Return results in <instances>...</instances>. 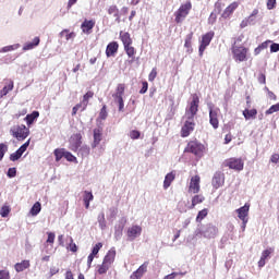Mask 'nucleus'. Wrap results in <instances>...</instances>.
Segmentation results:
<instances>
[{
  "mask_svg": "<svg viewBox=\"0 0 279 279\" xmlns=\"http://www.w3.org/2000/svg\"><path fill=\"white\" fill-rule=\"evenodd\" d=\"M94 198L95 196H93V192H88V191L84 192L83 202L85 204L86 209L90 208V202H93Z\"/></svg>",
  "mask_w": 279,
  "mask_h": 279,
  "instance_id": "31",
  "label": "nucleus"
},
{
  "mask_svg": "<svg viewBox=\"0 0 279 279\" xmlns=\"http://www.w3.org/2000/svg\"><path fill=\"white\" fill-rule=\"evenodd\" d=\"M156 77H158V69L153 68L150 73L148 74V81L154 82V80H156Z\"/></svg>",
  "mask_w": 279,
  "mask_h": 279,
  "instance_id": "46",
  "label": "nucleus"
},
{
  "mask_svg": "<svg viewBox=\"0 0 279 279\" xmlns=\"http://www.w3.org/2000/svg\"><path fill=\"white\" fill-rule=\"evenodd\" d=\"M64 158L68 160V162H77V157L71 154V151L65 150Z\"/></svg>",
  "mask_w": 279,
  "mask_h": 279,
  "instance_id": "44",
  "label": "nucleus"
},
{
  "mask_svg": "<svg viewBox=\"0 0 279 279\" xmlns=\"http://www.w3.org/2000/svg\"><path fill=\"white\" fill-rule=\"evenodd\" d=\"M114 258H117V251L110 250L104 257L102 263H105L106 265H109V267H111L112 263H114Z\"/></svg>",
  "mask_w": 279,
  "mask_h": 279,
  "instance_id": "23",
  "label": "nucleus"
},
{
  "mask_svg": "<svg viewBox=\"0 0 279 279\" xmlns=\"http://www.w3.org/2000/svg\"><path fill=\"white\" fill-rule=\"evenodd\" d=\"M123 95H125V84L120 83L117 85L116 92L112 94L114 104H118L119 106V112H123V108H125Z\"/></svg>",
  "mask_w": 279,
  "mask_h": 279,
  "instance_id": "6",
  "label": "nucleus"
},
{
  "mask_svg": "<svg viewBox=\"0 0 279 279\" xmlns=\"http://www.w3.org/2000/svg\"><path fill=\"white\" fill-rule=\"evenodd\" d=\"M274 112H279V102L267 109L265 114H274Z\"/></svg>",
  "mask_w": 279,
  "mask_h": 279,
  "instance_id": "47",
  "label": "nucleus"
},
{
  "mask_svg": "<svg viewBox=\"0 0 279 279\" xmlns=\"http://www.w3.org/2000/svg\"><path fill=\"white\" fill-rule=\"evenodd\" d=\"M256 114H258V110L256 109H245L243 111V117L246 121H250V119H256Z\"/></svg>",
  "mask_w": 279,
  "mask_h": 279,
  "instance_id": "33",
  "label": "nucleus"
},
{
  "mask_svg": "<svg viewBox=\"0 0 279 279\" xmlns=\"http://www.w3.org/2000/svg\"><path fill=\"white\" fill-rule=\"evenodd\" d=\"M214 38H215V33L213 31L202 35V39L199 41V47H198V53L201 58L202 56H204V52L206 51L210 43H213Z\"/></svg>",
  "mask_w": 279,
  "mask_h": 279,
  "instance_id": "7",
  "label": "nucleus"
},
{
  "mask_svg": "<svg viewBox=\"0 0 279 279\" xmlns=\"http://www.w3.org/2000/svg\"><path fill=\"white\" fill-rule=\"evenodd\" d=\"M29 266H31L29 260L24 259L21 263H16L14 265V269L15 271H17V274H21V271H25V269H29Z\"/></svg>",
  "mask_w": 279,
  "mask_h": 279,
  "instance_id": "27",
  "label": "nucleus"
},
{
  "mask_svg": "<svg viewBox=\"0 0 279 279\" xmlns=\"http://www.w3.org/2000/svg\"><path fill=\"white\" fill-rule=\"evenodd\" d=\"M102 136H104L102 128L98 126L94 129V142L92 143L93 149H95V147H97L99 143H101Z\"/></svg>",
  "mask_w": 279,
  "mask_h": 279,
  "instance_id": "18",
  "label": "nucleus"
},
{
  "mask_svg": "<svg viewBox=\"0 0 279 279\" xmlns=\"http://www.w3.org/2000/svg\"><path fill=\"white\" fill-rule=\"evenodd\" d=\"M206 199L204 195L202 194H196L192 197V204L190 206V209L193 210L197 206V204H203V202Z\"/></svg>",
  "mask_w": 279,
  "mask_h": 279,
  "instance_id": "30",
  "label": "nucleus"
},
{
  "mask_svg": "<svg viewBox=\"0 0 279 279\" xmlns=\"http://www.w3.org/2000/svg\"><path fill=\"white\" fill-rule=\"evenodd\" d=\"M191 10H193V4L191 3V1H187L184 4H181L180 8L174 12L175 23L178 24L182 23L184 19L189 16Z\"/></svg>",
  "mask_w": 279,
  "mask_h": 279,
  "instance_id": "5",
  "label": "nucleus"
},
{
  "mask_svg": "<svg viewBox=\"0 0 279 279\" xmlns=\"http://www.w3.org/2000/svg\"><path fill=\"white\" fill-rule=\"evenodd\" d=\"M108 269H110V266L108 264H106L105 262H102V264L98 266V274L100 276H102V274L108 272Z\"/></svg>",
  "mask_w": 279,
  "mask_h": 279,
  "instance_id": "43",
  "label": "nucleus"
},
{
  "mask_svg": "<svg viewBox=\"0 0 279 279\" xmlns=\"http://www.w3.org/2000/svg\"><path fill=\"white\" fill-rule=\"evenodd\" d=\"M143 233V228L138 225L132 226L126 231V236L129 241H134L135 239H138L141 234Z\"/></svg>",
  "mask_w": 279,
  "mask_h": 279,
  "instance_id": "14",
  "label": "nucleus"
},
{
  "mask_svg": "<svg viewBox=\"0 0 279 279\" xmlns=\"http://www.w3.org/2000/svg\"><path fill=\"white\" fill-rule=\"evenodd\" d=\"M279 51V44L270 45V53H278Z\"/></svg>",
  "mask_w": 279,
  "mask_h": 279,
  "instance_id": "63",
  "label": "nucleus"
},
{
  "mask_svg": "<svg viewBox=\"0 0 279 279\" xmlns=\"http://www.w3.org/2000/svg\"><path fill=\"white\" fill-rule=\"evenodd\" d=\"M265 90L267 92L268 99L271 101H276L278 99V96H276L274 92L269 90L267 87H265Z\"/></svg>",
  "mask_w": 279,
  "mask_h": 279,
  "instance_id": "56",
  "label": "nucleus"
},
{
  "mask_svg": "<svg viewBox=\"0 0 279 279\" xmlns=\"http://www.w3.org/2000/svg\"><path fill=\"white\" fill-rule=\"evenodd\" d=\"M148 89H149V84L147 83V81L142 82V88L140 90V95H145V93H147Z\"/></svg>",
  "mask_w": 279,
  "mask_h": 279,
  "instance_id": "54",
  "label": "nucleus"
},
{
  "mask_svg": "<svg viewBox=\"0 0 279 279\" xmlns=\"http://www.w3.org/2000/svg\"><path fill=\"white\" fill-rule=\"evenodd\" d=\"M107 12L110 16L116 17V23H121V15L119 14V7H117V4L110 5Z\"/></svg>",
  "mask_w": 279,
  "mask_h": 279,
  "instance_id": "22",
  "label": "nucleus"
},
{
  "mask_svg": "<svg viewBox=\"0 0 279 279\" xmlns=\"http://www.w3.org/2000/svg\"><path fill=\"white\" fill-rule=\"evenodd\" d=\"M64 279H75V278L73 277V271H71V269H68V270L65 271V277H64Z\"/></svg>",
  "mask_w": 279,
  "mask_h": 279,
  "instance_id": "64",
  "label": "nucleus"
},
{
  "mask_svg": "<svg viewBox=\"0 0 279 279\" xmlns=\"http://www.w3.org/2000/svg\"><path fill=\"white\" fill-rule=\"evenodd\" d=\"M193 132H195V120L186 119V121L181 128V137L189 138V136H191Z\"/></svg>",
  "mask_w": 279,
  "mask_h": 279,
  "instance_id": "9",
  "label": "nucleus"
},
{
  "mask_svg": "<svg viewBox=\"0 0 279 279\" xmlns=\"http://www.w3.org/2000/svg\"><path fill=\"white\" fill-rule=\"evenodd\" d=\"M93 97H95V93L94 92H87L84 96H83V109L82 112H84V110H86V108H88V101L89 99H93Z\"/></svg>",
  "mask_w": 279,
  "mask_h": 279,
  "instance_id": "32",
  "label": "nucleus"
},
{
  "mask_svg": "<svg viewBox=\"0 0 279 279\" xmlns=\"http://www.w3.org/2000/svg\"><path fill=\"white\" fill-rule=\"evenodd\" d=\"M40 210H43V206L40 205V202H36L31 208L29 214L32 215V217H36L40 213Z\"/></svg>",
  "mask_w": 279,
  "mask_h": 279,
  "instance_id": "36",
  "label": "nucleus"
},
{
  "mask_svg": "<svg viewBox=\"0 0 279 279\" xmlns=\"http://www.w3.org/2000/svg\"><path fill=\"white\" fill-rule=\"evenodd\" d=\"M99 119H101V121H106V119H108V107L106 105L100 109Z\"/></svg>",
  "mask_w": 279,
  "mask_h": 279,
  "instance_id": "42",
  "label": "nucleus"
},
{
  "mask_svg": "<svg viewBox=\"0 0 279 279\" xmlns=\"http://www.w3.org/2000/svg\"><path fill=\"white\" fill-rule=\"evenodd\" d=\"M19 47H21L20 44H14L11 46H5L0 50V53H8V51H16V49H19Z\"/></svg>",
  "mask_w": 279,
  "mask_h": 279,
  "instance_id": "41",
  "label": "nucleus"
},
{
  "mask_svg": "<svg viewBox=\"0 0 279 279\" xmlns=\"http://www.w3.org/2000/svg\"><path fill=\"white\" fill-rule=\"evenodd\" d=\"M77 151L78 156H81L82 158H88V156H90V146L83 145Z\"/></svg>",
  "mask_w": 279,
  "mask_h": 279,
  "instance_id": "34",
  "label": "nucleus"
},
{
  "mask_svg": "<svg viewBox=\"0 0 279 279\" xmlns=\"http://www.w3.org/2000/svg\"><path fill=\"white\" fill-rule=\"evenodd\" d=\"M81 147H82V133L73 134L70 137L69 149H71V151L77 153Z\"/></svg>",
  "mask_w": 279,
  "mask_h": 279,
  "instance_id": "10",
  "label": "nucleus"
},
{
  "mask_svg": "<svg viewBox=\"0 0 279 279\" xmlns=\"http://www.w3.org/2000/svg\"><path fill=\"white\" fill-rule=\"evenodd\" d=\"M124 51L128 58L131 59V63L134 62V60H136V48H134L132 45L124 46Z\"/></svg>",
  "mask_w": 279,
  "mask_h": 279,
  "instance_id": "25",
  "label": "nucleus"
},
{
  "mask_svg": "<svg viewBox=\"0 0 279 279\" xmlns=\"http://www.w3.org/2000/svg\"><path fill=\"white\" fill-rule=\"evenodd\" d=\"M270 162H272L274 165H278V162H279V154L278 153H275L271 155Z\"/></svg>",
  "mask_w": 279,
  "mask_h": 279,
  "instance_id": "58",
  "label": "nucleus"
},
{
  "mask_svg": "<svg viewBox=\"0 0 279 279\" xmlns=\"http://www.w3.org/2000/svg\"><path fill=\"white\" fill-rule=\"evenodd\" d=\"M0 215L1 217H8V215H10V206H2L0 209Z\"/></svg>",
  "mask_w": 279,
  "mask_h": 279,
  "instance_id": "55",
  "label": "nucleus"
},
{
  "mask_svg": "<svg viewBox=\"0 0 279 279\" xmlns=\"http://www.w3.org/2000/svg\"><path fill=\"white\" fill-rule=\"evenodd\" d=\"M7 175L8 178H16V168H9Z\"/></svg>",
  "mask_w": 279,
  "mask_h": 279,
  "instance_id": "59",
  "label": "nucleus"
},
{
  "mask_svg": "<svg viewBox=\"0 0 279 279\" xmlns=\"http://www.w3.org/2000/svg\"><path fill=\"white\" fill-rule=\"evenodd\" d=\"M149 267V262H144L135 271L132 272L130 279H141L145 274H147V268Z\"/></svg>",
  "mask_w": 279,
  "mask_h": 279,
  "instance_id": "15",
  "label": "nucleus"
},
{
  "mask_svg": "<svg viewBox=\"0 0 279 279\" xmlns=\"http://www.w3.org/2000/svg\"><path fill=\"white\" fill-rule=\"evenodd\" d=\"M269 45H271V40H266V41L262 43L258 47L262 51H264V49H267L269 47Z\"/></svg>",
  "mask_w": 279,
  "mask_h": 279,
  "instance_id": "62",
  "label": "nucleus"
},
{
  "mask_svg": "<svg viewBox=\"0 0 279 279\" xmlns=\"http://www.w3.org/2000/svg\"><path fill=\"white\" fill-rule=\"evenodd\" d=\"M211 184L214 189H221V186L226 184V174H223V172H216L214 174Z\"/></svg>",
  "mask_w": 279,
  "mask_h": 279,
  "instance_id": "16",
  "label": "nucleus"
},
{
  "mask_svg": "<svg viewBox=\"0 0 279 279\" xmlns=\"http://www.w3.org/2000/svg\"><path fill=\"white\" fill-rule=\"evenodd\" d=\"M201 182H202V178L198 174L192 177L190 180L189 193H193L194 195H197V193H199L201 191V185H199Z\"/></svg>",
  "mask_w": 279,
  "mask_h": 279,
  "instance_id": "12",
  "label": "nucleus"
},
{
  "mask_svg": "<svg viewBox=\"0 0 279 279\" xmlns=\"http://www.w3.org/2000/svg\"><path fill=\"white\" fill-rule=\"evenodd\" d=\"M61 36H65V40H71V38H75V33H69V29H63Z\"/></svg>",
  "mask_w": 279,
  "mask_h": 279,
  "instance_id": "45",
  "label": "nucleus"
},
{
  "mask_svg": "<svg viewBox=\"0 0 279 279\" xmlns=\"http://www.w3.org/2000/svg\"><path fill=\"white\" fill-rule=\"evenodd\" d=\"M206 217H208V208H204V209L199 210L196 216L197 223H202V221H204V219H206Z\"/></svg>",
  "mask_w": 279,
  "mask_h": 279,
  "instance_id": "38",
  "label": "nucleus"
},
{
  "mask_svg": "<svg viewBox=\"0 0 279 279\" xmlns=\"http://www.w3.org/2000/svg\"><path fill=\"white\" fill-rule=\"evenodd\" d=\"M119 53V43L111 41L107 45L106 56L107 58H114Z\"/></svg>",
  "mask_w": 279,
  "mask_h": 279,
  "instance_id": "17",
  "label": "nucleus"
},
{
  "mask_svg": "<svg viewBox=\"0 0 279 279\" xmlns=\"http://www.w3.org/2000/svg\"><path fill=\"white\" fill-rule=\"evenodd\" d=\"M235 213L238 214V217L241 221L247 223L250 221V218H247L250 217V203H245V205L238 208Z\"/></svg>",
  "mask_w": 279,
  "mask_h": 279,
  "instance_id": "13",
  "label": "nucleus"
},
{
  "mask_svg": "<svg viewBox=\"0 0 279 279\" xmlns=\"http://www.w3.org/2000/svg\"><path fill=\"white\" fill-rule=\"evenodd\" d=\"M219 108L209 107V123L214 130L219 129Z\"/></svg>",
  "mask_w": 279,
  "mask_h": 279,
  "instance_id": "11",
  "label": "nucleus"
},
{
  "mask_svg": "<svg viewBox=\"0 0 279 279\" xmlns=\"http://www.w3.org/2000/svg\"><path fill=\"white\" fill-rule=\"evenodd\" d=\"M38 117H40V112L38 111H33L32 113L27 114L24 118V121H26V124L28 125H33L34 121H36V119H38Z\"/></svg>",
  "mask_w": 279,
  "mask_h": 279,
  "instance_id": "29",
  "label": "nucleus"
},
{
  "mask_svg": "<svg viewBox=\"0 0 279 279\" xmlns=\"http://www.w3.org/2000/svg\"><path fill=\"white\" fill-rule=\"evenodd\" d=\"M236 8H239V2H232L225 9V11L221 14V17L230 19V16H232V14L234 13V10H236Z\"/></svg>",
  "mask_w": 279,
  "mask_h": 279,
  "instance_id": "19",
  "label": "nucleus"
},
{
  "mask_svg": "<svg viewBox=\"0 0 279 279\" xmlns=\"http://www.w3.org/2000/svg\"><path fill=\"white\" fill-rule=\"evenodd\" d=\"M119 38L123 45V47H128L132 45V35H130L128 32L120 31Z\"/></svg>",
  "mask_w": 279,
  "mask_h": 279,
  "instance_id": "21",
  "label": "nucleus"
},
{
  "mask_svg": "<svg viewBox=\"0 0 279 279\" xmlns=\"http://www.w3.org/2000/svg\"><path fill=\"white\" fill-rule=\"evenodd\" d=\"M56 161L60 162L62 158H64V155L66 154V150L64 148H56L54 151Z\"/></svg>",
  "mask_w": 279,
  "mask_h": 279,
  "instance_id": "37",
  "label": "nucleus"
},
{
  "mask_svg": "<svg viewBox=\"0 0 279 279\" xmlns=\"http://www.w3.org/2000/svg\"><path fill=\"white\" fill-rule=\"evenodd\" d=\"M272 253H274V248H267L263 251L260 258H263L264 260H267V258H269V256H271Z\"/></svg>",
  "mask_w": 279,
  "mask_h": 279,
  "instance_id": "49",
  "label": "nucleus"
},
{
  "mask_svg": "<svg viewBox=\"0 0 279 279\" xmlns=\"http://www.w3.org/2000/svg\"><path fill=\"white\" fill-rule=\"evenodd\" d=\"M32 140H28L27 142H25L19 149L17 151L20 154H25V151H27V147H29V143H31Z\"/></svg>",
  "mask_w": 279,
  "mask_h": 279,
  "instance_id": "53",
  "label": "nucleus"
},
{
  "mask_svg": "<svg viewBox=\"0 0 279 279\" xmlns=\"http://www.w3.org/2000/svg\"><path fill=\"white\" fill-rule=\"evenodd\" d=\"M206 151V146L199 141H190L184 148V154H193L196 158H202Z\"/></svg>",
  "mask_w": 279,
  "mask_h": 279,
  "instance_id": "1",
  "label": "nucleus"
},
{
  "mask_svg": "<svg viewBox=\"0 0 279 279\" xmlns=\"http://www.w3.org/2000/svg\"><path fill=\"white\" fill-rule=\"evenodd\" d=\"M231 53L233 60L236 62H247V56L250 53V48H246L243 45L236 46L235 44L231 47Z\"/></svg>",
  "mask_w": 279,
  "mask_h": 279,
  "instance_id": "3",
  "label": "nucleus"
},
{
  "mask_svg": "<svg viewBox=\"0 0 279 279\" xmlns=\"http://www.w3.org/2000/svg\"><path fill=\"white\" fill-rule=\"evenodd\" d=\"M173 180H175V171H171L170 173L166 174L163 180V189L167 191L169 186H171Z\"/></svg>",
  "mask_w": 279,
  "mask_h": 279,
  "instance_id": "26",
  "label": "nucleus"
},
{
  "mask_svg": "<svg viewBox=\"0 0 279 279\" xmlns=\"http://www.w3.org/2000/svg\"><path fill=\"white\" fill-rule=\"evenodd\" d=\"M223 167H228L229 169H232L233 171H243L245 163L243 162V159H241V158L231 157L223 161Z\"/></svg>",
  "mask_w": 279,
  "mask_h": 279,
  "instance_id": "8",
  "label": "nucleus"
},
{
  "mask_svg": "<svg viewBox=\"0 0 279 279\" xmlns=\"http://www.w3.org/2000/svg\"><path fill=\"white\" fill-rule=\"evenodd\" d=\"M0 279H10V271L0 270Z\"/></svg>",
  "mask_w": 279,
  "mask_h": 279,
  "instance_id": "60",
  "label": "nucleus"
},
{
  "mask_svg": "<svg viewBox=\"0 0 279 279\" xmlns=\"http://www.w3.org/2000/svg\"><path fill=\"white\" fill-rule=\"evenodd\" d=\"M10 90H14V82L10 81L8 85H5L1 90H0V99H2V97H5V95H8V93H10Z\"/></svg>",
  "mask_w": 279,
  "mask_h": 279,
  "instance_id": "35",
  "label": "nucleus"
},
{
  "mask_svg": "<svg viewBox=\"0 0 279 279\" xmlns=\"http://www.w3.org/2000/svg\"><path fill=\"white\" fill-rule=\"evenodd\" d=\"M104 247V244L101 242H98L92 250L93 256H97L99 254V250Z\"/></svg>",
  "mask_w": 279,
  "mask_h": 279,
  "instance_id": "48",
  "label": "nucleus"
},
{
  "mask_svg": "<svg viewBox=\"0 0 279 279\" xmlns=\"http://www.w3.org/2000/svg\"><path fill=\"white\" fill-rule=\"evenodd\" d=\"M267 10H274L276 8V0H267Z\"/></svg>",
  "mask_w": 279,
  "mask_h": 279,
  "instance_id": "61",
  "label": "nucleus"
},
{
  "mask_svg": "<svg viewBox=\"0 0 279 279\" xmlns=\"http://www.w3.org/2000/svg\"><path fill=\"white\" fill-rule=\"evenodd\" d=\"M197 112H199V96L197 94H192V100L185 109V117L186 119L195 120Z\"/></svg>",
  "mask_w": 279,
  "mask_h": 279,
  "instance_id": "2",
  "label": "nucleus"
},
{
  "mask_svg": "<svg viewBox=\"0 0 279 279\" xmlns=\"http://www.w3.org/2000/svg\"><path fill=\"white\" fill-rule=\"evenodd\" d=\"M68 239H69V244L66 245V250L75 254V252H77V244H75L72 236H69Z\"/></svg>",
  "mask_w": 279,
  "mask_h": 279,
  "instance_id": "40",
  "label": "nucleus"
},
{
  "mask_svg": "<svg viewBox=\"0 0 279 279\" xmlns=\"http://www.w3.org/2000/svg\"><path fill=\"white\" fill-rule=\"evenodd\" d=\"M10 134L16 141H25L29 136V128H26L25 124H16L10 129Z\"/></svg>",
  "mask_w": 279,
  "mask_h": 279,
  "instance_id": "4",
  "label": "nucleus"
},
{
  "mask_svg": "<svg viewBox=\"0 0 279 279\" xmlns=\"http://www.w3.org/2000/svg\"><path fill=\"white\" fill-rule=\"evenodd\" d=\"M8 151V145L0 143V160H3V156Z\"/></svg>",
  "mask_w": 279,
  "mask_h": 279,
  "instance_id": "50",
  "label": "nucleus"
},
{
  "mask_svg": "<svg viewBox=\"0 0 279 279\" xmlns=\"http://www.w3.org/2000/svg\"><path fill=\"white\" fill-rule=\"evenodd\" d=\"M40 45V37H35L33 41L26 43L23 46V51H29L34 49L35 47H38Z\"/></svg>",
  "mask_w": 279,
  "mask_h": 279,
  "instance_id": "28",
  "label": "nucleus"
},
{
  "mask_svg": "<svg viewBox=\"0 0 279 279\" xmlns=\"http://www.w3.org/2000/svg\"><path fill=\"white\" fill-rule=\"evenodd\" d=\"M94 27H95L94 20H84V22L81 25V29H82L83 34H90V32H93Z\"/></svg>",
  "mask_w": 279,
  "mask_h": 279,
  "instance_id": "20",
  "label": "nucleus"
},
{
  "mask_svg": "<svg viewBox=\"0 0 279 279\" xmlns=\"http://www.w3.org/2000/svg\"><path fill=\"white\" fill-rule=\"evenodd\" d=\"M130 138H132V141H136V140L141 138V132L137 130L131 131Z\"/></svg>",
  "mask_w": 279,
  "mask_h": 279,
  "instance_id": "52",
  "label": "nucleus"
},
{
  "mask_svg": "<svg viewBox=\"0 0 279 279\" xmlns=\"http://www.w3.org/2000/svg\"><path fill=\"white\" fill-rule=\"evenodd\" d=\"M54 241H56V233L48 232L47 243H50L51 245H53Z\"/></svg>",
  "mask_w": 279,
  "mask_h": 279,
  "instance_id": "57",
  "label": "nucleus"
},
{
  "mask_svg": "<svg viewBox=\"0 0 279 279\" xmlns=\"http://www.w3.org/2000/svg\"><path fill=\"white\" fill-rule=\"evenodd\" d=\"M193 32L185 36L184 47L187 49V53H193Z\"/></svg>",
  "mask_w": 279,
  "mask_h": 279,
  "instance_id": "24",
  "label": "nucleus"
},
{
  "mask_svg": "<svg viewBox=\"0 0 279 279\" xmlns=\"http://www.w3.org/2000/svg\"><path fill=\"white\" fill-rule=\"evenodd\" d=\"M21 156H23L22 153H20L19 150H16L15 153H12V154L10 155V160H11L12 162H16V160H19V159L21 158Z\"/></svg>",
  "mask_w": 279,
  "mask_h": 279,
  "instance_id": "51",
  "label": "nucleus"
},
{
  "mask_svg": "<svg viewBox=\"0 0 279 279\" xmlns=\"http://www.w3.org/2000/svg\"><path fill=\"white\" fill-rule=\"evenodd\" d=\"M98 223H99L100 230H106V214H104V211H101L98 215Z\"/></svg>",
  "mask_w": 279,
  "mask_h": 279,
  "instance_id": "39",
  "label": "nucleus"
}]
</instances>
